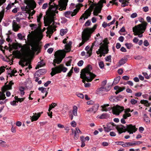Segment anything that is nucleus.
<instances>
[{"label": "nucleus", "mask_w": 151, "mask_h": 151, "mask_svg": "<svg viewBox=\"0 0 151 151\" xmlns=\"http://www.w3.org/2000/svg\"><path fill=\"white\" fill-rule=\"evenodd\" d=\"M111 55L108 56L105 58V60L106 61L111 62Z\"/></svg>", "instance_id": "obj_49"}, {"label": "nucleus", "mask_w": 151, "mask_h": 151, "mask_svg": "<svg viewBox=\"0 0 151 151\" xmlns=\"http://www.w3.org/2000/svg\"><path fill=\"white\" fill-rule=\"evenodd\" d=\"M127 147L133 146V144L132 142H125Z\"/></svg>", "instance_id": "obj_54"}, {"label": "nucleus", "mask_w": 151, "mask_h": 151, "mask_svg": "<svg viewBox=\"0 0 151 151\" xmlns=\"http://www.w3.org/2000/svg\"><path fill=\"white\" fill-rule=\"evenodd\" d=\"M83 61L82 60H81L78 63V65L79 66H81L83 65Z\"/></svg>", "instance_id": "obj_55"}, {"label": "nucleus", "mask_w": 151, "mask_h": 151, "mask_svg": "<svg viewBox=\"0 0 151 151\" xmlns=\"http://www.w3.org/2000/svg\"><path fill=\"white\" fill-rule=\"evenodd\" d=\"M109 106V105L108 104H105L103 106H101L102 108V111H108L110 110L111 109V108L110 107H107Z\"/></svg>", "instance_id": "obj_23"}, {"label": "nucleus", "mask_w": 151, "mask_h": 151, "mask_svg": "<svg viewBox=\"0 0 151 151\" xmlns=\"http://www.w3.org/2000/svg\"><path fill=\"white\" fill-rule=\"evenodd\" d=\"M144 121L147 123H150V118L148 117L146 114H144Z\"/></svg>", "instance_id": "obj_30"}, {"label": "nucleus", "mask_w": 151, "mask_h": 151, "mask_svg": "<svg viewBox=\"0 0 151 151\" xmlns=\"http://www.w3.org/2000/svg\"><path fill=\"white\" fill-rule=\"evenodd\" d=\"M106 88L104 87H101L96 90V93L97 94L102 93L103 91H105Z\"/></svg>", "instance_id": "obj_27"}, {"label": "nucleus", "mask_w": 151, "mask_h": 151, "mask_svg": "<svg viewBox=\"0 0 151 151\" xmlns=\"http://www.w3.org/2000/svg\"><path fill=\"white\" fill-rule=\"evenodd\" d=\"M6 67H7V66H6L5 67L1 66L0 67V75L4 71L5 68H6Z\"/></svg>", "instance_id": "obj_43"}, {"label": "nucleus", "mask_w": 151, "mask_h": 151, "mask_svg": "<svg viewBox=\"0 0 151 151\" xmlns=\"http://www.w3.org/2000/svg\"><path fill=\"white\" fill-rule=\"evenodd\" d=\"M42 13H40L39 16H37V22L39 23L40 22V21L41 19V18L42 17Z\"/></svg>", "instance_id": "obj_42"}, {"label": "nucleus", "mask_w": 151, "mask_h": 151, "mask_svg": "<svg viewBox=\"0 0 151 151\" xmlns=\"http://www.w3.org/2000/svg\"><path fill=\"white\" fill-rule=\"evenodd\" d=\"M12 27L13 30L15 32L17 31L20 28L14 20L12 22Z\"/></svg>", "instance_id": "obj_20"}, {"label": "nucleus", "mask_w": 151, "mask_h": 151, "mask_svg": "<svg viewBox=\"0 0 151 151\" xmlns=\"http://www.w3.org/2000/svg\"><path fill=\"white\" fill-rule=\"evenodd\" d=\"M126 132L127 131L130 134L135 132L137 129L135 126H133L132 124L126 125Z\"/></svg>", "instance_id": "obj_15"}, {"label": "nucleus", "mask_w": 151, "mask_h": 151, "mask_svg": "<svg viewBox=\"0 0 151 151\" xmlns=\"http://www.w3.org/2000/svg\"><path fill=\"white\" fill-rule=\"evenodd\" d=\"M147 24V22H144L133 27V31L134 35H138L139 37H142L143 36L142 33L144 32L146 29Z\"/></svg>", "instance_id": "obj_4"}, {"label": "nucleus", "mask_w": 151, "mask_h": 151, "mask_svg": "<svg viewBox=\"0 0 151 151\" xmlns=\"http://www.w3.org/2000/svg\"><path fill=\"white\" fill-rule=\"evenodd\" d=\"M46 73V71L44 69H40L37 71L35 74V76H36L37 74L43 75Z\"/></svg>", "instance_id": "obj_25"}, {"label": "nucleus", "mask_w": 151, "mask_h": 151, "mask_svg": "<svg viewBox=\"0 0 151 151\" xmlns=\"http://www.w3.org/2000/svg\"><path fill=\"white\" fill-rule=\"evenodd\" d=\"M115 127L119 134L126 132V127L122 125L121 124L117 126L115 125Z\"/></svg>", "instance_id": "obj_16"}, {"label": "nucleus", "mask_w": 151, "mask_h": 151, "mask_svg": "<svg viewBox=\"0 0 151 151\" xmlns=\"http://www.w3.org/2000/svg\"><path fill=\"white\" fill-rule=\"evenodd\" d=\"M45 65V63L43 62V60H42L40 62L38 63L37 65L35 67L36 69H37L40 67L44 66Z\"/></svg>", "instance_id": "obj_26"}, {"label": "nucleus", "mask_w": 151, "mask_h": 151, "mask_svg": "<svg viewBox=\"0 0 151 151\" xmlns=\"http://www.w3.org/2000/svg\"><path fill=\"white\" fill-rule=\"evenodd\" d=\"M6 36L7 38H6V40L8 42H9V31H8V33L6 34Z\"/></svg>", "instance_id": "obj_52"}, {"label": "nucleus", "mask_w": 151, "mask_h": 151, "mask_svg": "<svg viewBox=\"0 0 151 151\" xmlns=\"http://www.w3.org/2000/svg\"><path fill=\"white\" fill-rule=\"evenodd\" d=\"M96 6V4L94 3H92L90 6L89 8L86 10L83 14L81 17L80 19H82L83 18H84V20L86 19H87L88 17L90 16L91 12L93 9L94 6Z\"/></svg>", "instance_id": "obj_11"}, {"label": "nucleus", "mask_w": 151, "mask_h": 151, "mask_svg": "<svg viewBox=\"0 0 151 151\" xmlns=\"http://www.w3.org/2000/svg\"><path fill=\"white\" fill-rule=\"evenodd\" d=\"M102 6H97L95 7L93 13L94 15L98 16V14L101 13Z\"/></svg>", "instance_id": "obj_17"}, {"label": "nucleus", "mask_w": 151, "mask_h": 151, "mask_svg": "<svg viewBox=\"0 0 151 151\" xmlns=\"http://www.w3.org/2000/svg\"><path fill=\"white\" fill-rule=\"evenodd\" d=\"M67 31L68 30L67 29H61L60 31V35L62 36H63L67 32Z\"/></svg>", "instance_id": "obj_35"}, {"label": "nucleus", "mask_w": 151, "mask_h": 151, "mask_svg": "<svg viewBox=\"0 0 151 151\" xmlns=\"http://www.w3.org/2000/svg\"><path fill=\"white\" fill-rule=\"evenodd\" d=\"M53 50V49L52 48H50L47 50V52L50 54L51 53Z\"/></svg>", "instance_id": "obj_63"}, {"label": "nucleus", "mask_w": 151, "mask_h": 151, "mask_svg": "<svg viewBox=\"0 0 151 151\" xmlns=\"http://www.w3.org/2000/svg\"><path fill=\"white\" fill-rule=\"evenodd\" d=\"M126 61V60L125 59H121L119 62V66H120L125 63Z\"/></svg>", "instance_id": "obj_37"}, {"label": "nucleus", "mask_w": 151, "mask_h": 151, "mask_svg": "<svg viewBox=\"0 0 151 151\" xmlns=\"http://www.w3.org/2000/svg\"><path fill=\"white\" fill-rule=\"evenodd\" d=\"M6 142L1 140H0V145L2 146H4L5 145Z\"/></svg>", "instance_id": "obj_58"}, {"label": "nucleus", "mask_w": 151, "mask_h": 151, "mask_svg": "<svg viewBox=\"0 0 151 151\" xmlns=\"http://www.w3.org/2000/svg\"><path fill=\"white\" fill-rule=\"evenodd\" d=\"M24 2L29 8L33 9L36 7V4L34 0H24Z\"/></svg>", "instance_id": "obj_14"}, {"label": "nucleus", "mask_w": 151, "mask_h": 151, "mask_svg": "<svg viewBox=\"0 0 151 151\" xmlns=\"http://www.w3.org/2000/svg\"><path fill=\"white\" fill-rule=\"evenodd\" d=\"M10 51L12 50V48H13L14 49H17L18 48V46L17 45L15 44H13L12 46H11L10 45Z\"/></svg>", "instance_id": "obj_48"}, {"label": "nucleus", "mask_w": 151, "mask_h": 151, "mask_svg": "<svg viewBox=\"0 0 151 151\" xmlns=\"http://www.w3.org/2000/svg\"><path fill=\"white\" fill-rule=\"evenodd\" d=\"M107 127H108L109 129L111 130L114 129V127L115 126L114 123H109L107 124Z\"/></svg>", "instance_id": "obj_28"}, {"label": "nucleus", "mask_w": 151, "mask_h": 151, "mask_svg": "<svg viewBox=\"0 0 151 151\" xmlns=\"http://www.w3.org/2000/svg\"><path fill=\"white\" fill-rule=\"evenodd\" d=\"M26 51V49L24 47H22L20 51L16 50L13 51L12 53V54L15 56L16 57L18 58L22 59L19 62V64L23 67L24 66V65L23 63L26 60L25 58Z\"/></svg>", "instance_id": "obj_5"}, {"label": "nucleus", "mask_w": 151, "mask_h": 151, "mask_svg": "<svg viewBox=\"0 0 151 151\" xmlns=\"http://www.w3.org/2000/svg\"><path fill=\"white\" fill-rule=\"evenodd\" d=\"M92 69L91 66L88 65L84 69H83L80 74V78L83 79V82L84 83L85 86L89 87L90 85L89 83H86L85 81L88 82L91 81L96 76V75L90 72Z\"/></svg>", "instance_id": "obj_2"}, {"label": "nucleus", "mask_w": 151, "mask_h": 151, "mask_svg": "<svg viewBox=\"0 0 151 151\" xmlns=\"http://www.w3.org/2000/svg\"><path fill=\"white\" fill-rule=\"evenodd\" d=\"M71 124L72 127H75L76 125V123L74 121H73L71 122Z\"/></svg>", "instance_id": "obj_62"}, {"label": "nucleus", "mask_w": 151, "mask_h": 151, "mask_svg": "<svg viewBox=\"0 0 151 151\" xmlns=\"http://www.w3.org/2000/svg\"><path fill=\"white\" fill-rule=\"evenodd\" d=\"M143 74L144 76L145 77V78L147 79H148L150 77L148 75L147 73H142Z\"/></svg>", "instance_id": "obj_56"}, {"label": "nucleus", "mask_w": 151, "mask_h": 151, "mask_svg": "<svg viewBox=\"0 0 151 151\" xmlns=\"http://www.w3.org/2000/svg\"><path fill=\"white\" fill-rule=\"evenodd\" d=\"M42 113V112L39 113L37 114L36 113H35V115H34L32 116H31V119L32 122L37 120Z\"/></svg>", "instance_id": "obj_19"}, {"label": "nucleus", "mask_w": 151, "mask_h": 151, "mask_svg": "<svg viewBox=\"0 0 151 151\" xmlns=\"http://www.w3.org/2000/svg\"><path fill=\"white\" fill-rule=\"evenodd\" d=\"M143 11L145 12H147L149 10L148 7L147 6L143 7Z\"/></svg>", "instance_id": "obj_61"}, {"label": "nucleus", "mask_w": 151, "mask_h": 151, "mask_svg": "<svg viewBox=\"0 0 151 151\" xmlns=\"http://www.w3.org/2000/svg\"><path fill=\"white\" fill-rule=\"evenodd\" d=\"M137 16V14L136 13H133L131 15V17L132 18H134L136 17Z\"/></svg>", "instance_id": "obj_60"}, {"label": "nucleus", "mask_w": 151, "mask_h": 151, "mask_svg": "<svg viewBox=\"0 0 151 151\" xmlns=\"http://www.w3.org/2000/svg\"><path fill=\"white\" fill-rule=\"evenodd\" d=\"M54 0H50L49 3V17L46 20H44L45 26H49L47 28V32L50 34H52L54 32V30L55 31L56 30L55 28L56 26L55 25L54 19L55 13H58V11L57 10L58 9L60 11L65 10L68 1V0H59L58 5H57L52 3Z\"/></svg>", "instance_id": "obj_1"}, {"label": "nucleus", "mask_w": 151, "mask_h": 151, "mask_svg": "<svg viewBox=\"0 0 151 151\" xmlns=\"http://www.w3.org/2000/svg\"><path fill=\"white\" fill-rule=\"evenodd\" d=\"M17 37L20 40H25L24 39V38L25 37V36L24 35H23L21 33H18L17 34ZM26 40V39H25ZM26 41V40H25Z\"/></svg>", "instance_id": "obj_36"}, {"label": "nucleus", "mask_w": 151, "mask_h": 151, "mask_svg": "<svg viewBox=\"0 0 151 151\" xmlns=\"http://www.w3.org/2000/svg\"><path fill=\"white\" fill-rule=\"evenodd\" d=\"M131 116V114H126L125 113V114H123V117L124 118L126 119L128 117H129Z\"/></svg>", "instance_id": "obj_45"}, {"label": "nucleus", "mask_w": 151, "mask_h": 151, "mask_svg": "<svg viewBox=\"0 0 151 151\" xmlns=\"http://www.w3.org/2000/svg\"><path fill=\"white\" fill-rule=\"evenodd\" d=\"M99 65L100 68H103L104 67V64L103 62L102 61L99 62Z\"/></svg>", "instance_id": "obj_46"}, {"label": "nucleus", "mask_w": 151, "mask_h": 151, "mask_svg": "<svg viewBox=\"0 0 151 151\" xmlns=\"http://www.w3.org/2000/svg\"><path fill=\"white\" fill-rule=\"evenodd\" d=\"M99 107V104H96L94 105L92 108L93 112L95 113L98 110Z\"/></svg>", "instance_id": "obj_33"}, {"label": "nucleus", "mask_w": 151, "mask_h": 151, "mask_svg": "<svg viewBox=\"0 0 151 151\" xmlns=\"http://www.w3.org/2000/svg\"><path fill=\"white\" fill-rule=\"evenodd\" d=\"M144 45L145 46H147L149 45V43L147 40L144 41Z\"/></svg>", "instance_id": "obj_64"}, {"label": "nucleus", "mask_w": 151, "mask_h": 151, "mask_svg": "<svg viewBox=\"0 0 151 151\" xmlns=\"http://www.w3.org/2000/svg\"><path fill=\"white\" fill-rule=\"evenodd\" d=\"M83 6V5L81 4H79L76 5V8L75 9L73 12L70 11H66L64 14V15L67 18H70V16L73 17L78 12L80 9V7Z\"/></svg>", "instance_id": "obj_10"}, {"label": "nucleus", "mask_w": 151, "mask_h": 151, "mask_svg": "<svg viewBox=\"0 0 151 151\" xmlns=\"http://www.w3.org/2000/svg\"><path fill=\"white\" fill-rule=\"evenodd\" d=\"M15 99L16 101H17V102H18V101L21 102L23 101L25 99V98H18L17 96H15Z\"/></svg>", "instance_id": "obj_40"}, {"label": "nucleus", "mask_w": 151, "mask_h": 151, "mask_svg": "<svg viewBox=\"0 0 151 151\" xmlns=\"http://www.w3.org/2000/svg\"><path fill=\"white\" fill-rule=\"evenodd\" d=\"M120 79V77L118 76L114 80L113 83L116 84L118 83Z\"/></svg>", "instance_id": "obj_34"}, {"label": "nucleus", "mask_w": 151, "mask_h": 151, "mask_svg": "<svg viewBox=\"0 0 151 151\" xmlns=\"http://www.w3.org/2000/svg\"><path fill=\"white\" fill-rule=\"evenodd\" d=\"M29 26L31 27V29L32 30H36L37 29L39 30H41L39 24H32L29 25Z\"/></svg>", "instance_id": "obj_21"}, {"label": "nucleus", "mask_w": 151, "mask_h": 151, "mask_svg": "<svg viewBox=\"0 0 151 151\" xmlns=\"http://www.w3.org/2000/svg\"><path fill=\"white\" fill-rule=\"evenodd\" d=\"M140 103L142 104H144L147 106H149L150 105V104L149 103L148 101L146 100H141L140 101Z\"/></svg>", "instance_id": "obj_29"}, {"label": "nucleus", "mask_w": 151, "mask_h": 151, "mask_svg": "<svg viewBox=\"0 0 151 151\" xmlns=\"http://www.w3.org/2000/svg\"><path fill=\"white\" fill-rule=\"evenodd\" d=\"M124 110V107L123 106L117 105L113 108L112 112L113 114L118 115Z\"/></svg>", "instance_id": "obj_13"}, {"label": "nucleus", "mask_w": 151, "mask_h": 151, "mask_svg": "<svg viewBox=\"0 0 151 151\" xmlns=\"http://www.w3.org/2000/svg\"><path fill=\"white\" fill-rule=\"evenodd\" d=\"M131 103L132 104H134L137 102V101L134 99H132L131 100Z\"/></svg>", "instance_id": "obj_57"}, {"label": "nucleus", "mask_w": 151, "mask_h": 151, "mask_svg": "<svg viewBox=\"0 0 151 151\" xmlns=\"http://www.w3.org/2000/svg\"><path fill=\"white\" fill-rule=\"evenodd\" d=\"M118 73L119 75L122 74L123 73V70L122 68H120L117 70Z\"/></svg>", "instance_id": "obj_53"}, {"label": "nucleus", "mask_w": 151, "mask_h": 151, "mask_svg": "<svg viewBox=\"0 0 151 151\" xmlns=\"http://www.w3.org/2000/svg\"><path fill=\"white\" fill-rule=\"evenodd\" d=\"M96 25L95 24L92 28H86L84 29L82 32V42L79 44V47L83 45L88 39L90 37L91 35L96 28Z\"/></svg>", "instance_id": "obj_3"}, {"label": "nucleus", "mask_w": 151, "mask_h": 151, "mask_svg": "<svg viewBox=\"0 0 151 151\" xmlns=\"http://www.w3.org/2000/svg\"><path fill=\"white\" fill-rule=\"evenodd\" d=\"M109 117V115L106 113H104L102 114L99 117V118L100 119H106L107 118Z\"/></svg>", "instance_id": "obj_31"}, {"label": "nucleus", "mask_w": 151, "mask_h": 151, "mask_svg": "<svg viewBox=\"0 0 151 151\" xmlns=\"http://www.w3.org/2000/svg\"><path fill=\"white\" fill-rule=\"evenodd\" d=\"M128 3L129 2L128 1L125 0L124 2L122 3L121 6L122 7H124L128 5Z\"/></svg>", "instance_id": "obj_44"}, {"label": "nucleus", "mask_w": 151, "mask_h": 151, "mask_svg": "<svg viewBox=\"0 0 151 151\" xmlns=\"http://www.w3.org/2000/svg\"><path fill=\"white\" fill-rule=\"evenodd\" d=\"M107 39H106L104 41V43L101 42L100 44L101 46L98 51L96 52V53L99 55L100 54L99 56L101 57L104 54H106L108 53L109 49L107 42Z\"/></svg>", "instance_id": "obj_7"}, {"label": "nucleus", "mask_w": 151, "mask_h": 151, "mask_svg": "<svg viewBox=\"0 0 151 151\" xmlns=\"http://www.w3.org/2000/svg\"><path fill=\"white\" fill-rule=\"evenodd\" d=\"M146 20L148 22H150L151 24V17L150 16H147L146 17Z\"/></svg>", "instance_id": "obj_59"}, {"label": "nucleus", "mask_w": 151, "mask_h": 151, "mask_svg": "<svg viewBox=\"0 0 151 151\" xmlns=\"http://www.w3.org/2000/svg\"><path fill=\"white\" fill-rule=\"evenodd\" d=\"M125 45L128 49H130L133 46L132 44L130 43H126L125 44Z\"/></svg>", "instance_id": "obj_47"}, {"label": "nucleus", "mask_w": 151, "mask_h": 151, "mask_svg": "<svg viewBox=\"0 0 151 151\" xmlns=\"http://www.w3.org/2000/svg\"><path fill=\"white\" fill-rule=\"evenodd\" d=\"M81 133V132L78 128H76L75 131V134L74 138L76 139H77L78 138V133Z\"/></svg>", "instance_id": "obj_24"}, {"label": "nucleus", "mask_w": 151, "mask_h": 151, "mask_svg": "<svg viewBox=\"0 0 151 151\" xmlns=\"http://www.w3.org/2000/svg\"><path fill=\"white\" fill-rule=\"evenodd\" d=\"M17 72V71L16 70H12L11 71V73H10V77H12V76H15L17 75H15V74Z\"/></svg>", "instance_id": "obj_41"}, {"label": "nucleus", "mask_w": 151, "mask_h": 151, "mask_svg": "<svg viewBox=\"0 0 151 151\" xmlns=\"http://www.w3.org/2000/svg\"><path fill=\"white\" fill-rule=\"evenodd\" d=\"M31 46L32 50H30V48H28L27 50L28 53L29 55L32 54L34 52L37 51L40 49L38 42H34L31 44Z\"/></svg>", "instance_id": "obj_12"}, {"label": "nucleus", "mask_w": 151, "mask_h": 151, "mask_svg": "<svg viewBox=\"0 0 151 151\" xmlns=\"http://www.w3.org/2000/svg\"><path fill=\"white\" fill-rule=\"evenodd\" d=\"M54 56L55 59L53 60V64L55 66L56 63L59 64L61 62L63 59L65 57V54L61 51L59 50L55 52Z\"/></svg>", "instance_id": "obj_8"}, {"label": "nucleus", "mask_w": 151, "mask_h": 151, "mask_svg": "<svg viewBox=\"0 0 151 151\" xmlns=\"http://www.w3.org/2000/svg\"><path fill=\"white\" fill-rule=\"evenodd\" d=\"M95 42L92 44L91 47L89 48V47L87 46L85 49L87 51V54H88V57H89L91 56L92 54V50L93 47V46L94 45V43H95Z\"/></svg>", "instance_id": "obj_18"}, {"label": "nucleus", "mask_w": 151, "mask_h": 151, "mask_svg": "<svg viewBox=\"0 0 151 151\" xmlns=\"http://www.w3.org/2000/svg\"><path fill=\"white\" fill-rule=\"evenodd\" d=\"M67 69V68L64 66L63 64H60L58 66L55 67V68H52L50 74L52 76H53L57 73H60L61 71L65 72Z\"/></svg>", "instance_id": "obj_9"}, {"label": "nucleus", "mask_w": 151, "mask_h": 151, "mask_svg": "<svg viewBox=\"0 0 151 151\" xmlns=\"http://www.w3.org/2000/svg\"><path fill=\"white\" fill-rule=\"evenodd\" d=\"M72 44V42L70 41L68 43L65 45V49L66 50L67 52H68L70 51Z\"/></svg>", "instance_id": "obj_22"}, {"label": "nucleus", "mask_w": 151, "mask_h": 151, "mask_svg": "<svg viewBox=\"0 0 151 151\" xmlns=\"http://www.w3.org/2000/svg\"><path fill=\"white\" fill-rule=\"evenodd\" d=\"M142 142L140 141H136L134 142V143H132L133 146L135 145H139L142 144Z\"/></svg>", "instance_id": "obj_51"}, {"label": "nucleus", "mask_w": 151, "mask_h": 151, "mask_svg": "<svg viewBox=\"0 0 151 151\" xmlns=\"http://www.w3.org/2000/svg\"><path fill=\"white\" fill-rule=\"evenodd\" d=\"M25 88L22 87H20L19 88V90L20 92V94L21 95H23L24 94V90Z\"/></svg>", "instance_id": "obj_39"}, {"label": "nucleus", "mask_w": 151, "mask_h": 151, "mask_svg": "<svg viewBox=\"0 0 151 151\" xmlns=\"http://www.w3.org/2000/svg\"><path fill=\"white\" fill-rule=\"evenodd\" d=\"M2 92H0V104H3L4 103V100L5 99V94L7 96H9V82L7 81L1 88Z\"/></svg>", "instance_id": "obj_6"}, {"label": "nucleus", "mask_w": 151, "mask_h": 151, "mask_svg": "<svg viewBox=\"0 0 151 151\" xmlns=\"http://www.w3.org/2000/svg\"><path fill=\"white\" fill-rule=\"evenodd\" d=\"M38 90L41 91L42 93L47 92V89L46 88H43L42 87H40L38 88Z\"/></svg>", "instance_id": "obj_38"}, {"label": "nucleus", "mask_w": 151, "mask_h": 151, "mask_svg": "<svg viewBox=\"0 0 151 151\" xmlns=\"http://www.w3.org/2000/svg\"><path fill=\"white\" fill-rule=\"evenodd\" d=\"M73 67H72L71 69L70 70L69 72L68 73L67 76L70 77L71 76L73 72Z\"/></svg>", "instance_id": "obj_50"}, {"label": "nucleus", "mask_w": 151, "mask_h": 151, "mask_svg": "<svg viewBox=\"0 0 151 151\" xmlns=\"http://www.w3.org/2000/svg\"><path fill=\"white\" fill-rule=\"evenodd\" d=\"M78 108L76 106H74L73 107V113L75 116H77V111Z\"/></svg>", "instance_id": "obj_32"}]
</instances>
